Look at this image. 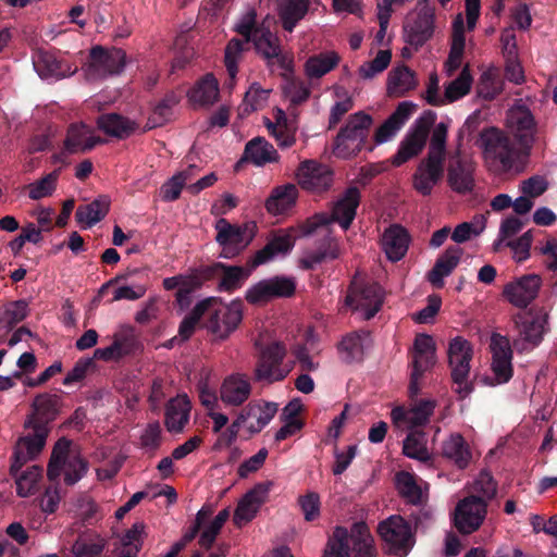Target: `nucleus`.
Segmentation results:
<instances>
[{"instance_id": "obj_1", "label": "nucleus", "mask_w": 557, "mask_h": 557, "mask_svg": "<svg viewBox=\"0 0 557 557\" xmlns=\"http://www.w3.org/2000/svg\"><path fill=\"white\" fill-rule=\"evenodd\" d=\"M360 200L361 193L359 188L349 186L333 203L330 219L324 215H314L299 227L273 230L269 234L267 244H294L319 228L325 232L330 222H335L344 231H347L356 218Z\"/></svg>"}, {"instance_id": "obj_2", "label": "nucleus", "mask_w": 557, "mask_h": 557, "mask_svg": "<svg viewBox=\"0 0 557 557\" xmlns=\"http://www.w3.org/2000/svg\"><path fill=\"white\" fill-rule=\"evenodd\" d=\"M258 354L253 369V380L263 384H273L284 381L290 373L293 366L285 362L286 346L277 341L265 345L256 342Z\"/></svg>"}, {"instance_id": "obj_3", "label": "nucleus", "mask_w": 557, "mask_h": 557, "mask_svg": "<svg viewBox=\"0 0 557 557\" xmlns=\"http://www.w3.org/2000/svg\"><path fill=\"white\" fill-rule=\"evenodd\" d=\"M476 146L482 149L484 159L497 172H508L512 169L516 149L506 133L497 127H485L479 134Z\"/></svg>"}, {"instance_id": "obj_4", "label": "nucleus", "mask_w": 557, "mask_h": 557, "mask_svg": "<svg viewBox=\"0 0 557 557\" xmlns=\"http://www.w3.org/2000/svg\"><path fill=\"white\" fill-rule=\"evenodd\" d=\"M382 549L388 557H406L414 546L416 536L409 521L393 515L377 524Z\"/></svg>"}, {"instance_id": "obj_5", "label": "nucleus", "mask_w": 557, "mask_h": 557, "mask_svg": "<svg viewBox=\"0 0 557 557\" xmlns=\"http://www.w3.org/2000/svg\"><path fill=\"white\" fill-rule=\"evenodd\" d=\"M447 356L455 392L460 399H465L474 391V383L469 380L473 347L469 341L457 336L450 339Z\"/></svg>"}, {"instance_id": "obj_6", "label": "nucleus", "mask_w": 557, "mask_h": 557, "mask_svg": "<svg viewBox=\"0 0 557 557\" xmlns=\"http://www.w3.org/2000/svg\"><path fill=\"white\" fill-rule=\"evenodd\" d=\"M372 122L371 115L362 111L351 114L335 138L334 154L342 159L357 156L366 144Z\"/></svg>"}, {"instance_id": "obj_7", "label": "nucleus", "mask_w": 557, "mask_h": 557, "mask_svg": "<svg viewBox=\"0 0 557 557\" xmlns=\"http://www.w3.org/2000/svg\"><path fill=\"white\" fill-rule=\"evenodd\" d=\"M436 121V113L428 110L413 123L397 152L392 157V164L400 166L412 158L419 156L425 147L430 129Z\"/></svg>"}, {"instance_id": "obj_8", "label": "nucleus", "mask_w": 557, "mask_h": 557, "mask_svg": "<svg viewBox=\"0 0 557 557\" xmlns=\"http://www.w3.org/2000/svg\"><path fill=\"white\" fill-rule=\"evenodd\" d=\"M126 62V53L120 48L106 49L95 46L90 49L83 70L88 81L103 79L109 75L120 74Z\"/></svg>"}, {"instance_id": "obj_9", "label": "nucleus", "mask_w": 557, "mask_h": 557, "mask_svg": "<svg viewBox=\"0 0 557 557\" xmlns=\"http://www.w3.org/2000/svg\"><path fill=\"white\" fill-rule=\"evenodd\" d=\"M515 324L520 338L513 341V347L522 351L527 344L537 346L548 331V312L544 308H531L529 311L515 317Z\"/></svg>"}, {"instance_id": "obj_10", "label": "nucleus", "mask_w": 557, "mask_h": 557, "mask_svg": "<svg viewBox=\"0 0 557 557\" xmlns=\"http://www.w3.org/2000/svg\"><path fill=\"white\" fill-rule=\"evenodd\" d=\"M264 28H260L256 24V12H249L239 24L236 25L235 30L244 37V40L232 38L226 48L224 55V63L230 76L228 87H233L238 72L237 62L244 51V45L253 40L255 34L259 35Z\"/></svg>"}, {"instance_id": "obj_11", "label": "nucleus", "mask_w": 557, "mask_h": 557, "mask_svg": "<svg viewBox=\"0 0 557 557\" xmlns=\"http://www.w3.org/2000/svg\"><path fill=\"white\" fill-rule=\"evenodd\" d=\"M492 350V371L494 376H484L485 385L495 386L508 383L513 375L512 348L506 336L494 333L490 344Z\"/></svg>"}, {"instance_id": "obj_12", "label": "nucleus", "mask_w": 557, "mask_h": 557, "mask_svg": "<svg viewBox=\"0 0 557 557\" xmlns=\"http://www.w3.org/2000/svg\"><path fill=\"white\" fill-rule=\"evenodd\" d=\"M297 282L293 276L275 275L252 285L246 292V300L257 305L275 298H289L296 293Z\"/></svg>"}, {"instance_id": "obj_13", "label": "nucleus", "mask_w": 557, "mask_h": 557, "mask_svg": "<svg viewBox=\"0 0 557 557\" xmlns=\"http://www.w3.org/2000/svg\"><path fill=\"white\" fill-rule=\"evenodd\" d=\"M345 304L354 310L363 311L364 319L370 320L382 307V288L374 282L358 284L354 281L346 295Z\"/></svg>"}, {"instance_id": "obj_14", "label": "nucleus", "mask_w": 557, "mask_h": 557, "mask_svg": "<svg viewBox=\"0 0 557 557\" xmlns=\"http://www.w3.org/2000/svg\"><path fill=\"white\" fill-rule=\"evenodd\" d=\"M487 513V502L480 496L470 495L461 499L455 509L454 524L462 534L475 532Z\"/></svg>"}, {"instance_id": "obj_15", "label": "nucleus", "mask_w": 557, "mask_h": 557, "mask_svg": "<svg viewBox=\"0 0 557 557\" xmlns=\"http://www.w3.org/2000/svg\"><path fill=\"white\" fill-rule=\"evenodd\" d=\"M474 163L460 148L448 156L447 182L458 194H467L474 187Z\"/></svg>"}, {"instance_id": "obj_16", "label": "nucleus", "mask_w": 557, "mask_h": 557, "mask_svg": "<svg viewBox=\"0 0 557 557\" xmlns=\"http://www.w3.org/2000/svg\"><path fill=\"white\" fill-rule=\"evenodd\" d=\"M29 429L32 430V433L20 437L14 447L12 462L10 466L11 475L18 473L28 460L35 459L46 445L50 429Z\"/></svg>"}, {"instance_id": "obj_17", "label": "nucleus", "mask_w": 557, "mask_h": 557, "mask_svg": "<svg viewBox=\"0 0 557 557\" xmlns=\"http://www.w3.org/2000/svg\"><path fill=\"white\" fill-rule=\"evenodd\" d=\"M435 9L422 10L404 23V40L416 51L423 47L434 35Z\"/></svg>"}, {"instance_id": "obj_18", "label": "nucleus", "mask_w": 557, "mask_h": 557, "mask_svg": "<svg viewBox=\"0 0 557 557\" xmlns=\"http://www.w3.org/2000/svg\"><path fill=\"white\" fill-rule=\"evenodd\" d=\"M296 175L301 188L317 194L329 190L334 181L333 170L313 160L301 162Z\"/></svg>"}, {"instance_id": "obj_19", "label": "nucleus", "mask_w": 557, "mask_h": 557, "mask_svg": "<svg viewBox=\"0 0 557 557\" xmlns=\"http://www.w3.org/2000/svg\"><path fill=\"white\" fill-rule=\"evenodd\" d=\"M445 159L426 154L419 162L413 175L412 186L417 193L422 196L431 195L434 186H436L444 177Z\"/></svg>"}, {"instance_id": "obj_20", "label": "nucleus", "mask_w": 557, "mask_h": 557, "mask_svg": "<svg viewBox=\"0 0 557 557\" xmlns=\"http://www.w3.org/2000/svg\"><path fill=\"white\" fill-rule=\"evenodd\" d=\"M243 320V302L234 300L228 306H221L210 313L207 329L221 339L234 332Z\"/></svg>"}, {"instance_id": "obj_21", "label": "nucleus", "mask_w": 557, "mask_h": 557, "mask_svg": "<svg viewBox=\"0 0 557 557\" xmlns=\"http://www.w3.org/2000/svg\"><path fill=\"white\" fill-rule=\"evenodd\" d=\"M61 409V398L57 394L42 393L33 401V412L24 422V428L50 429Z\"/></svg>"}, {"instance_id": "obj_22", "label": "nucleus", "mask_w": 557, "mask_h": 557, "mask_svg": "<svg viewBox=\"0 0 557 557\" xmlns=\"http://www.w3.org/2000/svg\"><path fill=\"white\" fill-rule=\"evenodd\" d=\"M542 278L537 274H525L504 287V296L513 306L525 309L539 295Z\"/></svg>"}, {"instance_id": "obj_23", "label": "nucleus", "mask_w": 557, "mask_h": 557, "mask_svg": "<svg viewBox=\"0 0 557 557\" xmlns=\"http://www.w3.org/2000/svg\"><path fill=\"white\" fill-rule=\"evenodd\" d=\"M345 550L351 557H377L374 539L366 522H355L350 530L347 529Z\"/></svg>"}, {"instance_id": "obj_24", "label": "nucleus", "mask_w": 557, "mask_h": 557, "mask_svg": "<svg viewBox=\"0 0 557 557\" xmlns=\"http://www.w3.org/2000/svg\"><path fill=\"white\" fill-rule=\"evenodd\" d=\"M218 244H250L257 233V224L253 221L242 225L231 224L225 219H220L215 224Z\"/></svg>"}, {"instance_id": "obj_25", "label": "nucleus", "mask_w": 557, "mask_h": 557, "mask_svg": "<svg viewBox=\"0 0 557 557\" xmlns=\"http://www.w3.org/2000/svg\"><path fill=\"white\" fill-rule=\"evenodd\" d=\"M102 143H104V139L99 136H95L89 126L84 123H74L67 128L64 148L69 153H77L89 151Z\"/></svg>"}, {"instance_id": "obj_26", "label": "nucleus", "mask_w": 557, "mask_h": 557, "mask_svg": "<svg viewBox=\"0 0 557 557\" xmlns=\"http://www.w3.org/2000/svg\"><path fill=\"white\" fill-rule=\"evenodd\" d=\"M277 411L275 403H250L239 413L244 424H247L249 433L257 434L265 428Z\"/></svg>"}, {"instance_id": "obj_27", "label": "nucleus", "mask_w": 557, "mask_h": 557, "mask_svg": "<svg viewBox=\"0 0 557 557\" xmlns=\"http://www.w3.org/2000/svg\"><path fill=\"white\" fill-rule=\"evenodd\" d=\"M34 67L42 78L60 79L73 74L67 62L59 60L57 55L47 50H38L34 58Z\"/></svg>"}, {"instance_id": "obj_28", "label": "nucleus", "mask_w": 557, "mask_h": 557, "mask_svg": "<svg viewBox=\"0 0 557 557\" xmlns=\"http://www.w3.org/2000/svg\"><path fill=\"white\" fill-rule=\"evenodd\" d=\"M416 109V104L410 101L400 102L396 110L383 122L374 134L376 144H383L389 140L404 126Z\"/></svg>"}, {"instance_id": "obj_29", "label": "nucleus", "mask_w": 557, "mask_h": 557, "mask_svg": "<svg viewBox=\"0 0 557 557\" xmlns=\"http://www.w3.org/2000/svg\"><path fill=\"white\" fill-rule=\"evenodd\" d=\"M298 195L295 184L287 183L276 186L271 190L264 207L270 214H284L296 205Z\"/></svg>"}, {"instance_id": "obj_30", "label": "nucleus", "mask_w": 557, "mask_h": 557, "mask_svg": "<svg viewBox=\"0 0 557 557\" xmlns=\"http://www.w3.org/2000/svg\"><path fill=\"white\" fill-rule=\"evenodd\" d=\"M250 393V382L240 374L225 377L220 388L221 400L230 406H240L248 399Z\"/></svg>"}, {"instance_id": "obj_31", "label": "nucleus", "mask_w": 557, "mask_h": 557, "mask_svg": "<svg viewBox=\"0 0 557 557\" xmlns=\"http://www.w3.org/2000/svg\"><path fill=\"white\" fill-rule=\"evenodd\" d=\"M462 257L461 249L449 247L443 255H441L435 264L428 273V281L436 288L444 286V278L453 273L457 268Z\"/></svg>"}, {"instance_id": "obj_32", "label": "nucleus", "mask_w": 557, "mask_h": 557, "mask_svg": "<svg viewBox=\"0 0 557 557\" xmlns=\"http://www.w3.org/2000/svg\"><path fill=\"white\" fill-rule=\"evenodd\" d=\"M277 157V151L272 144L263 137H255L246 144L238 164L242 162H251L255 165L261 166L265 163L276 161Z\"/></svg>"}, {"instance_id": "obj_33", "label": "nucleus", "mask_w": 557, "mask_h": 557, "mask_svg": "<svg viewBox=\"0 0 557 557\" xmlns=\"http://www.w3.org/2000/svg\"><path fill=\"white\" fill-rule=\"evenodd\" d=\"M205 268H214L213 274L208 278V281L221 276V280L219 282V289L225 292H233L242 287L244 282L251 273V271H249V268L245 270L242 267H226L220 262L213 263L211 265H206Z\"/></svg>"}, {"instance_id": "obj_34", "label": "nucleus", "mask_w": 557, "mask_h": 557, "mask_svg": "<svg viewBox=\"0 0 557 557\" xmlns=\"http://www.w3.org/2000/svg\"><path fill=\"white\" fill-rule=\"evenodd\" d=\"M512 123L516 127V138L525 154H529L535 133L534 116L529 109H519L512 114Z\"/></svg>"}, {"instance_id": "obj_35", "label": "nucleus", "mask_w": 557, "mask_h": 557, "mask_svg": "<svg viewBox=\"0 0 557 557\" xmlns=\"http://www.w3.org/2000/svg\"><path fill=\"white\" fill-rule=\"evenodd\" d=\"M146 525L143 521L135 522L132 528L121 536L119 545L114 548L117 557H136L140 552L144 540L147 536Z\"/></svg>"}, {"instance_id": "obj_36", "label": "nucleus", "mask_w": 557, "mask_h": 557, "mask_svg": "<svg viewBox=\"0 0 557 557\" xmlns=\"http://www.w3.org/2000/svg\"><path fill=\"white\" fill-rule=\"evenodd\" d=\"M107 546V540L95 531H84L73 542L71 553L74 557H100Z\"/></svg>"}, {"instance_id": "obj_37", "label": "nucleus", "mask_w": 557, "mask_h": 557, "mask_svg": "<svg viewBox=\"0 0 557 557\" xmlns=\"http://www.w3.org/2000/svg\"><path fill=\"white\" fill-rule=\"evenodd\" d=\"M97 125L107 135L119 139L129 137L137 128L135 122L117 113L101 114Z\"/></svg>"}, {"instance_id": "obj_38", "label": "nucleus", "mask_w": 557, "mask_h": 557, "mask_svg": "<svg viewBox=\"0 0 557 557\" xmlns=\"http://www.w3.org/2000/svg\"><path fill=\"white\" fill-rule=\"evenodd\" d=\"M190 404L186 396L171 399L165 407L164 424L169 432H182L189 420Z\"/></svg>"}, {"instance_id": "obj_39", "label": "nucleus", "mask_w": 557, "mask_h": 557, "mask_svg": "<svg viewBox=\"0 0 557 557\" xmlns=\"http://www.w3.org/2000/svg\"><path fill=\"white\" fill-rule=\"evenodd\" d=\"M110 200L107 197H99L94 201L79 205L75 211V220L82 228L91 227L101 221L109 212Z\"/></svg>"}, {"instance_id": "obj_40", "label": "nucleus", "mask_w": 557, "mask_h": 557, "mask_svg": "<svg viewBox=\"0 0 557 557\" xmlns=\"http://www.w3.org/2000/svg\"><path fill=\"white\" fill-rule=\"evenodd\" d=\"M416 86V74L405 64L393 69L388 73L387 94L391 97H403Z\"/></svg>"}, {"instance_id": "obj_41", "label": "nucleus", "mask_w": 557, "mask_h": 557, "mask_svg": "<svg viewBox=\"0 0 557 557\" xmlns=\"http://www.w3.org/2000/svg\"><path fill=\"white\" fill-rule=\"evenodd\" d=\"M319 3V0H313ZM310 0H283L278 9V16L284 30L292 33L309 11Z\"/></svg>"}, {"instance_id": "obj_42", "label": "nucleus", "mask_w": 557, "mask_h": 557, "mask_svg": "<svg viewBox=\"0 0 557 557\" xmlns=\"http://www.w3.org/2000/svg\"><path fill=\"white\" fill-rule=\"evenodd\" d=\"M442 455L451 460L459 469L467 468L472 457L469 445L458 433L443 442Z\"/></svg>"}, {"instance_id": "obj_43", "label": "nucleus", "mask_w": 557, "mask_h": 557, "mask_svg": "<svg viewBox=\"0 0 557 557\" xmlns=\"http://www.w3.org/2000/svg\"><path fill=\"white\" fill-rule=\"evenodd\" d=\"M336 52H326L311 55L305 63V72L309 78H320L331 72L339 63Z\"/></svg>"}, {"instance_id": "obj_44", "label": "nucleus", "mask_w": 557, "mask_h": 557, "mask_svg": "<svg viewBox=\"0 0 557 557\" xmlns=\"http://www.w3.org/2000/svg\"><path fill=\"white\" fill-rule=\"evenodd\" d=\"M436 362V356L412 354V370L410 373V383L408 387L409 397L416 398L420 392L419 381L423 374L432 369Z\"/></svg>"}, {"instance_id": "obj_45", "label": "nucleus", "mask_w": 557, "mask_h": 557, "mask_svg": "<svg viewBox=\"0 0 557 557\" xmlns=\"http://www.w3.org/2000/svg\"><path fill=\"white\" fill-rule=\"evenodd\" d=\"M219 96V84L212 74H207L191 90L190 100L201 106L213 104Z\"/></svg>"}, {"instance_id": "obj_46", "label": "nucleus", "mask_w": 557, "mask_h": 557, "mask_svg": "<svg viewBox=\"0 0 557 557\" xmlns=\"http://www.w3.org/2000/svg\"><path fill=\"white\" fill-rule=\"evenodd\" d=\"M403 454L411 459L429 461L425 433L420 430H411L404 440Z\"/></svg>"}, {"instance_id": "obj_47", "label": "nucleus", "mask_w": 557, "mask_h": 557, "mask_svg": "<svg viewBox=\"0 0 557 557\" xmlns=\"http://www.w3.org/2000/svg\"><path fill=\"white\" fill-rule=\"evenodd\" d=\"M341 359L345 363L360 362L363 359L362 337L358 333H350L343 337L337 345Z\"/></svg>"}, {"instance_id": "obj_48", "label": "nucleus", "mask_w": 557, "mask_h": 557, "mask_svg": "<svg viewBox=\"0 0 557 557\" xmlns=\"http://www.w3.org/2000/svg\"><path fill=\"white\" fill-rule=\"evenodd\" d=\"M214 302H216L215 298H207L199 301L191 312L183 319L178 327V335L182 341H187L191 337L199 320Z\"/></svg>"}, {"instance_id": "obj_49", "label": "nucleus", "mask_w": 557, "mask_h": 557, "mask_svg": "<svg viewBox=\"0 0 557 557\" xmlns=\"http://www.w3.org/2000/svg\"><path fill=\"white\" fill-rule=\"evenodd\" d=\"M451 45L449 50V62L459 66L466 46L465 21L461 13H458L453 21Z\"/></svg>"}, {"instance_id": "obj_50", "label": "nucleus", "mask_w": 557, "mask_h": 557, "mask_svg": "<svg viewBox=\"0 0 557 557\" xmlns=\"http://www.w3.org/2000/svg\"><path fill=\"white\" fill-rule=\"evenodd\" d=\"M256 50L270 63L273 59H278L283 66L284 59L280 58L278 39L270 29H263L259 35L255 34L252 40Z\"/></svg>"}, {"instance_id": "obj_51", "label": "nucleus", "mask_w": 557, "mask_h": 557, "mask_svg": "<svg viewBox=\"0 0 557 557\" xmlns=\"http://www.w3.org/2000/svg\"><path fill=\"white\" fill-rule=\"evenodd\" d=\"M396 487L398 493L408 503L419 505L422 503V490L418 485L416 476L407 471H400L396 474Z\"/></svg>"}, {"instance_id": "obj_52", "label": "nucleus", "mask_w": 557, "mask_h": 557, "mask_svg": "<svg viewBox=\"0 0 557 557\" xmlns=\"http://www.w3.org/2000/svg\"><path fill=\"white\" fill-rule=\"evenodd\" d=\"M197 170L196 165H190L188 169L175 174L168 182H165L160 189L162 200L174 201L180 198L182 189L187 186V182Z\"/></svg>"}, {"instance_id": "obj_53", "label": "nucleus", "mask_w": 557, "mask_h": 557, "mask_svg": "<svg viewBox=\"0 0 557 557\" xmlns=\"http://www.w3.org/2000/svg\"><path fill=\"white\" fill-rule=\"evenodd\" d=\"M269 92V90L261 88L258 83L251 84L239 106V115L246 116L253 111L261 110L268 101Z\"/></svg>"}, {"instance_id": "obj_54", "label": "nucleus", "mask_w": 557, "mask_h": 557, "mask_svg": "<svg viewBox=\"0 0 557 557\" xmlns=\"http://www.w3.org/2000/svg\"><path fill=\"white\" fill-rule=\"evenodd\" d=\"M472 85V76L468 70L465 67L457 78L451 81L446 87L444 91V100L445 104L448 102H454L459 100L469 94Z\"/></svg>"}, {"instance_id": "obj_55", "label": "nucleus", "mask_w": 557, "mask_h": 557, "mask_svg": "<svg viewBox=\"0 0 557 557\" xmlns=\"http://www.w3.org/2000/svg\"><path fill=\"white\" fill-rule=\"evenodd\" d=\"M61 169H55L42 178L27 185L28 197L33 200L51 196L57 188Z\"/></svg>"}, {"instance_id": "obj_56", "label": "nucleus", "mask_w": 557, "mask_h": 557, "mask_svg": "<svg viewBox=\"0 0 557 557\" xmlns=\"http://www.w3.org/2000/svg\"><path fill=\"white\" fill-rule=\"evenodd\" d=\"M294 246H263L262 249L255 252V255L248 259L246 267L249 271L255 270L257 267L267 264L273 261L277 257H286Z\"/></svg>"}, {"instance_id": "obj_57", "label": "nucleus", "mask_w": 557, "mask_h": 557, "mask_svg": "<svg viewBox=\"0 0 557 557\" xmlns=\"http://www.w3.org/2000/svg\"><path fill=\"white\" fill-rule=\"evenodd\" d=\"M115 344H117L121 356H133L143 349V345L136 336L134 329L131 326L122 329L113 336Z\"/></svg>"}, {"instance_id": "obj_58", "label": "nucleus", "mask_w": 557, "mask_h": 557, "mask_svg": "<svg viewBox=\"0 0 557 557\" xmlns=\"http://www.w3.org/2000/svg\"><path fill=\"white\" fill-rule=\"evenodd\" d=\"M41 475V468L33 466L25 472L17 476V473L13 475L16 483V494L20 497H27L33 495L36 491V485Z\"/></svg>"}, {"instance_id": "obj_59", "label": "nucleus", "mask_w": 557, "mask_h": 557, "mask_svg": "<svg viewBox=\"0 0 557 557\" xmlns=\"http://www.w3.org/2000/svg\"><path fill=\"white\" fill-rule=\"evenodd\" d=\"M435 401L431 399H419L408 410V423L412 428L422 426L428 423L430 417L433 414Z\"/></svg>"}, {"instance_id": "obj_60", "label": "nucleus", "mask_w": 557, "mask_h": 557, "mask_svg": "<svg viewBox=\"0 0 557 557\" xmlns=\"http://www.w3.org/2000/svg\"><path fill=\"white\" fill-rule=\"evenodd\" d=\"M391 60L392 52L389 50H380L372 61L364 62L359 67L358 73L363 79H371L375 75L386 70L391 63Z\"/></svg>"}, {"instance_id": "obj_61", "label": "nucleus", "mask_w": 557, "mask_h": 557, "mask_svg": "<svg viewBox=\"0 0 557 557\" xmlns=\"http://www.w3.org/2000/svg\"><path fill=\"white\" fill-rule=\"evenodd\" d=\"M213 271L214 268L198 269V276L194 280V282H189L186 285H183V287L176 292V301L182 308L189 306L190 294L197 288L201 287V285L213 274Z\"/></svg>"}, {"instance_id": "obj_62", "label": "nucleus", "mask_w": 557, "mask_h": 557, "mask_svg": "<svg viewBox=\"0 0 557 557\" xmlns=\"http://www.w3.org/2000/svg\"><path fill=\"white\" fill-rule=\"evenodd\" d=\"M230 518V509L225 508L221 510L215 518L209 523V525L202 531L200 539H199V545L209 549L213 545L216 535L220 533L221 529L223 528L224 523Z\"/></svg>"}, {"instance_id": "obj_63", "label": "nucleus", "mask_w": 557, "mask_h": 557, "mask_svg": "<svg viewBox=\"0 0 557 557\" xmlns=\"http://www.w3.org/2000/svg\"><path fill=\"white\" fill-rule=\"evenodd\" d=\"M448 124L440 122L433 128L428 153L438 158H446V144H447Z\"/></svg>"}, {"instance_id": "obj_64", "label": "nucleus", "mask_w": 557, "mask_h": 557, "mask_svg": "<svg viewBox=\"0 0 557 557\" xmlns=\"http://www.w3.org/2000/svg\"><path fill=\"white\" fill-rule=\"evenodd\" d=\"M346 534L347 528L336 527L326 543L323 557H350V554L345 550Z\"/></svg>"}]
</instances>
